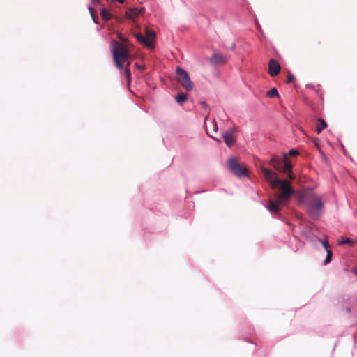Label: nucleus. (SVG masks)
I'll use <instances>...</instances> for the list:
<instances>
[{"label": "nucleus", "instance_id": "obj_14", "mask_svg": "<svg viewBox=\"0 0 357 357\" xmlns=\"http://www.w3.org/2000/svg\"><path fill=\"white\" fill-rule=\"evenodd\" d=\"M210 61L213 64L218 65L225 63L226 59L223 55L218 53H214L212 55Z\"/></svg>", "mask_w": 357, "mask_h": 357}, {"label": "nucleus", "instance_id": "obj_2", "mask_svg": "<svg viewBox=\"0 0 357 357\" xmlns=\"http://www.w3.org/2000/svg\"><path fill=\"white\" fill-rule=\"evenodd\" d=\"M112 44L114 45L112 55L115 66L119 70H123L124 63H126L130 56L128 46L126 44L121 43L117 41H113Z\"/></svg>", "mask_w": 357, "mask_h": 357}, {"label": "nucleus", "instance_id": "obj_3", "mask_svg": "<svg viewBox=\"0 0 357 357\" xmlns=\"http://www.w3.org/2000/svg\"><path fill=\"white\" fill-rule=\"evenodd\" d=\"M269 163L275 170L288 174L289 177L291 179L294 178L291 171L292 166L287 154L284 155L282 160L279 159L276 155H273Z\"/></svg>", "mask_w": 357, "mask_h": 357}, {"label": "nucleus", "instance_id": "obj_16", "mask_svg": "<svg viewBox=\"0 0 357 357\" xmlns=\"http://www.w3.org/2000/svg\"><path fill=\"white\" fill-rule=\"evenodd\" d=\"M187 99H188V94H186V93H179L175 98V100L178 104H183L184 102H185L187 100Z\"/></svg>", "mask_w": 357, "mask_h": 357}, {"label": "nucleus", "instance_id": "obj_25", "mask_svg": "<svg viewBox=\"0 0 357 357\" xmlns=\"http://www.w3.org/2000/svg\"><path fill=\"white\" fill-rule=\"evenodd\" d=\"M135 66L141 70H144L145 69V66L144 65L140 66L138 63H135Z\"/></svg>", "mask_w": 357, "mask_h": 357}, {"label": "nucleus", "instance_id": "obj_30", "mask_svg": "<svg viewBox=\"0 0 357 357\" xmlns=\"http://www.w3.org/2000/svg\"><path fill=\"white\" fill-rule=\"evenodd\" d=\"M201 105H202V107H205L206 106V102H202Z\"/></svg>", "mask_w": 357, "mask_h": 357}, {"label": "nucleus", "instance_id": "obj_26", "mask_svg": "<svg viewBox=\"0 0 357 357\" xmlns=\"http://www.w3.org/2000/svg\"><path fill=\"white\" fill-rule=\"evenodd\" d=\"M213 131L216 132L218 130V126L215 121H213Z\"/></svg>", "mask_w": 357, "mask_h": 357}, {"label": "nucleus", "instance_id": "obj_10", "mask_svg": "<svg viewBox=\"0 0 357 357\" xmlns=\"http://www.w3.org/2000/svg\"><path fill=\"white\" fill-rule=\"evenodd\" d=\"M281 67L279 63L274 59H271L268 61V73L271 77H275L280 72Z\"/></svg>", "mask_w": 357, "mask_h": 357}, {"label": "nucleus", "instance_id": "obj_13", "mask_svg": "<svg viewBox=\"0 0 357 357\" xmlns=\"http://www.w3.org/2000/svg\"><path fill=\"white\" fill-rule=\"evenodd\" d=\"M124 64L125 66H123V69L122 70H123V75L125 76L126 79L127 86L128 87H129L132 80L131 73L130 70V62L128 60H127V61L124 63Z\"/></svg>", "mask_w": 357, "mask_h": 357}, {"label": "nucleus", "instance_id": "obj_1", "mask_svg": "<svg viewBox=\"0 0 357 357\" xmlns=\"http://www.w3.org/2000/svg\"><path fill=\"white\" fill-rule=\"evenodd\" d=\"M305 202L308 215L314 220L318 219L324 210L321 197L310 190L305 195Z\"/></svg>", "mask_w": 357, "mask_h": 357}, {"label": "nucleus", "instance_id": "obj_7", "mask_svg": "<svg viewBox=\"0 0 357 357\" xmlns=\"http://www.w3.org/2000/svg\"><path fill=\"white\" fill-rule=\"evenodd\" d=\"M229 170L236 176L242 177L248 174V169L245 165H239L235 158H231L228 160Z\"/></svg>", "mask_w": 357, "mask_h": 357}, {"label": "nucleus", "instance_id": "obj_22", "mask_svg": "<svg viewBox=\"0 0 357 357\" xmlns=\"http://www.w3.org/2000/svg\"><path fill=\"white\" fill-rule=\"evenodd\" d=\"M321 244L326 250H328L329 243L328 240H322Z\"/></svg>", "mask_w": 357, "mask_h": 357}, {"label": "nucleus", "instance_id": "obj_28", "mask_svg": "<svg viewBox=\"0 0 357 357\" xmlns=\"http://www.w3.org/2000/svg\"><path fill=\"white\" fill-rule=\"evenodd\" d=\"M91 1L93 4H97L100 2V0H91Z\"/></svg>", "mask_w": 357, "mask_h": 357}, {"label": "nucleus", "instance_id": "obj_18", "mask_svg": "<svg viewBox=\"0 0 357 357\" xmlns=\"http://www.w3.org/2000/svg\"><path fill=\"white\" fill-rule=\"evenodd\" d=\"M266 96L268 98H272L279 97V93L278 92L277 89L274 87L266 93Z\"/></svg>", "mask_w": 357, "mask_h": 357}, {"label": "nucleus", "instance_id": "obj_6", "mask_svg": "<svg viewBox=\"0 0 357 357\" xmlns=\"http://www.w3.org/2000/svg\"><path fill=\"white\" fill-rule=\"evenodd\" d=\"M135 37L137 40L150 49L154 47V43L155 40V32L148 27L144 29V36L141 33H136Z\"/></svg>", "mask_w": 357, "mask_h": 357}, {"label": "nucleus", "instance_id": "obj_23", "mask_svg": "<svg viewBox=\"0 0 357 357\" xmlns=\"http://www.w3.org/2000/svg\"><path fill=\"white\" fill-rule=\"evenodd\" d=\"M299 154V152L297 150L291 149L289 152V155L291 156H295Z\"/></svg>", "mask_w": 357, "mask_h": 357}, {"label": "nucleus", "instance_id": "obj_12", "mask_svg": "<svg viewBox=\"0 0 357 357\" xmlns=\"http://www.w3.org/2000/svg\"><path fill=\"white\" fill-rule=\"evenodd\" d=\"M144 8H130L128 10L126 13V16L129 19H134L135 17L140 15L144 12Z\"/></svg>", "mask_w": 357, "mask_h": 357}, {"label": "nucleus", "instance_id": "obj_32", "mask_svg": "<svg viewBox=\"0 0 357 357\" xmlns=\"http://www.w3.org/2000/svg\"><path fill=\"white\" fill-rule=\"evenodd\" d=\"M347 312H350V308L349 307L347 308Z\"/></svg>", "mask_w": 357, "mask_h": 357}, {"label": "nucleus", "instance_id": "obj_24", "mask_svg": "<svg viewBox=\"0 0 357 357\" xmlns=\"http://www.w3.org/2000/svg\"><path fill=\"white\" fill-rule=\"evenodd\" d=\"M118 37L123 42L122 43L126 44V43L128 42V40L126 39H125L124 38H123L121 34H119Z\"/></svg>", "mask_w": 357, "mask_h": 357}, {"label": "nucleus", "instance_id": "obj_29", "mask_svg": "<svg viewBox=\"0 0 357 357\" xmlns=\"http://www.w3.org/2000/svg\"><path fill=\"white\" fill-rule=\"evenodd\" d=\"M111 1H118L121 3H123L125 0H112Z\"/></svg>", "mask_w": 357, "mask_h": 357}, {"label": "nucleus", "instance_id": "obj_4", "mask_svg": "<svg viewBox=\"0 0 357 357\" xmlns=\"http://www.w3.org/2000/svg\"><path fill=\"white\" fill-rule=\"evenodd\" d=\"M274 183H278V187L280 190V193L277 196L278 202L281 204L286 205L290 200L294 190L291 187L290 182L288 180L275 181Z\"/></svg>", "mask_w": 357, "mask_h": 357}, {"label": "nucleus", "instance_id": "obj_19", "mask_svg": "<svg viewBox=\"0 0 357 357\" xmlns=\"http://www.w3.org/2000/svg\"><path fill=\"white\" fill-rule=\"evenodd\" d=\"M354 242L349 238H342V241L339 242L340 245L351 244L353 245Z\"/></svg>", "mask_w": 357, "mask_h": 357}, {"label": "nucleus", "instance_id": "obj_31", "mask_svg": "<svg viewBox=\"0 0 357 357\" xmlns=\"http://www.w3.org/2000/svg\"><path fill=\"white\" fill-rule=\"evenodd\" d=\"M217 142H220V140L218 139H215Z\"/></svg>", "mask_w": 357, "mask_h": 357}, {"label": "nucleus", "instance_id": "obj_27", "mask_svg": "<svg viewBox=\"0 0 357 357\" xmlns=\"http://www.w3.org/2000/svg\"><path fill=\"white\" fill-rule=\"evenodd\" d=\"M89 11H90V13H91V16H92V17H93V21H94L95 22H96V20H95V18H94L93 14L92 8H91V7H89Z\"/></svg>", "mask_w": 357, "mask_h": 357}, {"label": "nucleus", "instance_id": "obj_8", "mask_svg": "<svg viewBox=\"0 0 357 357\" xmlns=\"http://www.w3.org/2000/svg\"><path fill=\"white\" fill-rule=\"evenodd\" d=\"M261 170L263 173L264 178L270 182V185L272 188H275L278 187V183H274L275 181H280V179L277 178V175L273 171L268 169L264 167H261Z\"/></svg>", "mask_w": 357, "mask_h": 357}, {"label": "nucleus", "instance_id": "obj_17", "mask_svg": "<svg viewBox=\"0 0 357 357\" xmlns=\"http://www.w3.org/2000/svg\"><path fill=\"white\" fill-rule=\"evenodd\" d=\"M100 15L105 21H109L112 18V15L105 8L101 9Z\"/></svg>", "mask_w": 357, "mask_h": 357}, {"label": "nucleus", "instance_id": "obj_9", "mask_svg": "<svg viewBox=\"0 0 357 357\" xmlns=\"http://www.w3.org/2000/svg\"><path fill=\"white\" fill-rule=\"evenodd\" d=\"M234 134L235 130L230 128L225 131L222 135L224 142L228 147H231L236 144V139Z\"/></svg>", "mask_w": 357, "mask_h": 357}, {"label": "nucleus", "instance_id": "obj_5", "mask_svg": "<svg viewBox=\"0 0 357 357\" xmlns=\"http://www.w3.org/2000/svg\"><path fill=\"white\" fill-rule=\"evenodd\" d=\"M176 73L177 82L186 91H191L194 88V84L191 81L188 72L180 66H177Z\"/></svg>", "mask_w": 357, "mask_h": 357}, {"label": "nucleus", "instance_id": "obj_20", "mask_svg": "<svg viewBox=\"0 0 357 357\" xmlns=\"http://www.w3.org/2000/svg\"><path fill=\"white\" fill-rule=\"evenodd\" d=\"M326 252H327V255H326V257L325 259L326 264H328L331 261V258H332V255H333L332 251L330 250H327Z\"/></svg>", "mask_w": 357, "mask_h": 357}, {"label": "nucleus", "instance_id": "obj_11", "mask_svg": "<svg viewBox=\"0 0 357 357\" xmlns=\"http://www.w3.org/2000/svg\"><path fill=\"white\" fill-rule=\"evenodd\" d=\"M284 205L281 204L278 202V197L276 198L275 201H273L272 199H270L268 202V205L267 206V208L268 211L272 213H278L280 210L281 206H284Z\"/></svg>", "mask_w": 357, "mask_h": 357}, {"label": "nucleus", "instance_id": "obj_15", "mask_svg": "<svg viewBox=\"0 0 357 357\" xmlns=\"http://www.w3.org/2000/svg\"><path fill=\"white\" fill-rule=\"evenodd\" d=\"M327 127L326 121L323 119H318L316 125V132L319 134L324 129Z\"/></svg>", "mask_w": 357, "mask_h": 357}, {"label": "nucleus", "instance_id": "obj_21", "mask_svg": "<svg viewBox=\"0 0 357 357\" xmlns=\"http://www.w3.org/2000/svg\"><path fill=\"white\" fill-rule=\"evenodd\" d=\"M295 77L293 74L289 73L287 76V83L292 82L294 80Z\"/></svg>", "mask_w": 357, "mask_h": 357}]
</instances>
